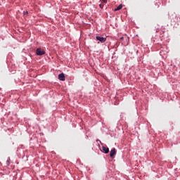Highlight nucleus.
Wrapping results in <instances>:
<instances>
[{
  "instance_id": "423d86ee",
  "label": "nucleus",
  "mask_w": 180,
  "mask_h": 180,
  "mask_svg": "<svg viewBox=\"0 0 180 180\" xmlns=\"http://www.w3.org/2000/svg\"><path fill=\"white\" fill-rule=\"evenodd\" d=\"M122 8H123V6L122 4L119 5L116 8H115V11H120V9H122Z\"/></svg>"
},
{
  "instance_id": "9d476101",
  "label": "nucleus",
  "mask_w": 180,
  "mask_h": 180,
  "mask_svg": "<svg viewBox=\"0 0 180 180\" xmlns=\"http://www.w3.org/2000/svg\"><path fill=\"white\" fill-rule=\"evenodd\" d=\"M25 14H27V11L25 13Z\"/></svg>"
},
{
  "instance_id": "20e7f679",
  "label": "nucleus",
  "mask_w": 180,
  "mask_h": 180,
  "mask_svg": "<svg viewBox=\"0 0 180 180\" xmlns=\"http://www.w3.org/2000/svg\"><path fill=\"white\" fill-rule=\"evenodd\" d=\"M58 79L60 81H65V75H64V73L58 75Z\"/></svg>"
},
{
  "instance_id": "39448f33",
  "label": "nucleus",
  "mask_w": 180,
  "mask_h": 180,
  "mask_svg": "<svg viewBox=\"0 0 180 180\" xmlns=\"http://www.w3.org/2000/svg\"><path fill=\"white\" fill-rule=\"evenodd\" d=\"M102 150H103V153H105V154L109 153V148H108L106 146H103Z\"/></svg>"
},
{
  "instance_id": "1a4fd4ad",
  "label": "nucleus",
  "mask_w": 180,
  "mask_h": 180,
  "mask_svg": "<svg viewBox=\"0 0 180 180\" xmlns=\"http://www.w3.org/2000/svg\"><path fill=\"white\" fill-rule=\"evenodd\" d=\"M123 39H124V37H122L120 38V40H123Z\"/></svg>"
},
{
  "instance_id": "0eeeda50",
  "label": "nucleus",
  "mask_w": 180,
  "mask_h": 180,
  "mask_svg": "<svg viewBox=\"0 0 180 180\" xmlns=\"http://www.w3.org/2000/svg\"><path fill=\"white\" fill-rule=\"evenodd\" d=\"M99 6H100L101 9H103V3L99 4Z\"/></svg>"
},
{
  "instance_id": "7ed1b4c3",
  "label": "nucleus",
  "mask_w": 180,
  "mask_h": 180,
  "mask_svg": "<svg viewBox=\"0 0 180 180\" xmlns=\"http://www.w3.org/2000/svg\"><path fill=\"white\" fill-rule=\"evenodd\" d=\"M36 53L37 56H43L44 54H45L44 51H42L40 48L37 49Z\"/></svg>"
},
{
  "instance_id": "6e6552de",
  "label": "nucleus",
  "mask_w": 180,
  "mask_h": 180,
  "mask_svg": "<svg viewBox=\"0 0 180 180\" xmlns=\"http://www.w3.org/2000/svg\"><path fill=\"white\" fill-rule=\"evenodd\" d=\"M106 2H108V1H106V0H103L102 4H106Z\"/></svg>"
},
{
  "instance_id": "f257e3e1",
  "label": "nucleus",
  "mask_w": 180,
  "mask_h": 180,
  "mask_svg": "<svg viewBox=\"0 0 180 180\" xmlns=\"http://www.w3.org/2000/svg\"><path fill=\"white\" fill-rule=\"evenodd\" d=\"M96 39L98 41H101V43H105V41H106V37L96 36Z\"/></svg>"
},
{
  "instance_id": "f03ea898",
  "label": "nucleus",
  "mask_w": 180,
  "mask_h": 180,
  "mask_svg": "<svg viewBox=\"0 0 180 180\" xmlns=\"http://www.w3.org/2000/svg\"><path fill=\"white\" fill-rule=\"evenodd\" d=\"M116 155V148H113L110 152V157L113 158Z\"/></svg>"
}]
</instances>
